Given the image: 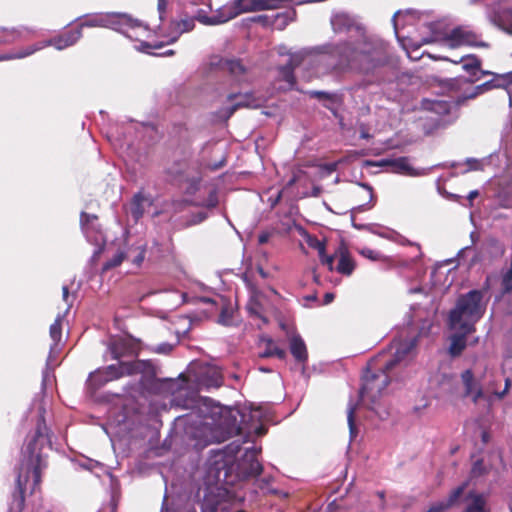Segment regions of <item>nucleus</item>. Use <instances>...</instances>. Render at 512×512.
Listing matches in <instances>:
<instances>
[{"mask_svg": "<svg viewBox=\"0 0 512 512\" xmlns=\"http://www.w3.org/2000/svg\"><path fill=\"white\" fill-rule=\"evenodd\" d=\"M325 53L335 59L334 68L370 77V84L391 82L395 77L390 57L382 43L368 39L327 44Z\"/></svg>", "mask_w": 512, "mask_h": 512, "instance_id": "nucleus-1", "label": "nucleus"}, {"mask_svg": "<svg viewBox=\"0 0 512 512\" xmlns=\"http://www.w3.org/2000/svg\"><path fill=\"white\" fill-rule=\"evenodd\" d=\"M417 339L399 342L394 355L381 352L367 363L359 391L361 401L371 405L377 403L391 381L392 370L404 361L416 347Z\"/></svg>", "mask_w": 512, "mask_h": 512, "instance_id": "nucleus-2", "label": "nucleus"}, {"mask_svg": "<svg viewBox=\"0 0 512 512\" xmlns=\"http://www.w3.org/2000/svg\"><path fill=\"white\" fill-rule=\"evenodd\" d=\"M46 431L45 421L43 418H40L33 436L24 449L23 459L20 463L16 479L17 492L14 494L20 509L24 506L26 490L29 489L30 494L40 490L42 471L47 467L46 458L41 452L47 443Z\"/></svg>", "mask_w": 512, "mask_h": 512, "instance_id": "nucleus-3", "label": "nucleus"}, {"mask_svg": "<svg viewBox=\"0 0 512 512\" xmlns=\"http://www.w3.org/2000/svg\"><path fill=\"white\" fill-rule=\"evenodd\" d=\"M484 294L480 290H471L461 295L454 309L450 311L449 322L452 328H463L466 333L475 331V323L483 316Z\"/></svg>", "mask_w": 512, "mask_h": 512, "instance_id": "nucleus-4", "label": "nucleus"}, {"mask_svg": "<svg viewBox=\"0 0 512 512\" xmlns=\"http://www.w3.org/2000/svg\"><path fill=\"white\" fill-rule=\"evenodd\" d=\"M145 362L142 360L119 361L117 364H111L99 368L89 377V385L94 389H99L108 382L118 380L125 376H132L144 372Z\"/></svg>", "mask_w": 512, "mask_h": 512, "instance_id": "nucleus-5", "label": "nucleus"}, {"mask_svg": "<svg viewBox=\"0 0 512 512\" xmlns=\"http://www.w3.org/2000/svg\"><path fill=\"white\" fill-rule=\"evenodd\" d=\"M123 26H127L130 28H135L140 26V23L137 20L132 19L130 16L126 14L117 15V14H104V13H95L86 15L81 18V22L77 26L81 30L85 27L87 28H111L115 30L121 29Z\"/></svg>", "mask_w": 512, "mask_h": 512, "instance_id": "nucleus-6", "label": "nucleus"}, {"mask_svg": "<svg viewBox=\"0 0 512 512\" xmlns=\"http://www.w3.org/2000/svg\"><path fill=\"white\" fill-rule=\"evenodd\" d=\"M195 28V18H191L190 16H185L179 20H171L167 29L166 34L164 35L167 38L165 42L158 43H148L145 42L143 45L147 48L158 49L162 48L166 44H171L176 42L179 37L183 33H187L192 31Z\"/></svg>", "mask_w": 512, "mask_h": 512, "instance_id": "nucleus-7", "label": "nucleus"}, {"mask_svg": "<svg viewBox=\"0 0 512 512\" xmlns=\"http://www.w3.org/2000/svg\"><path fill=\"white\" fill-rule=\"evenodd\" d=\"M258 451L256 448L246 449L242 458L238 462V475L243 479H249L259 476L263 471L262 464L258 461Z\"/></svg>", "mask_w": 512, "mask_h": 512, "instance_id": "nucleus-8", "label": "nucleus"}, {"mask_svg": "<svg viewBox=\"0 0 512 512\" xmlns=\"http://www.w3.org/2000/svg\"><path fill=\"white\" fill-rule=\"evenodd\" d=\"M216 69L228 73L235 81L246 80L248 68L241 59L217 57L211 62Z\"/></svg>", "mask_w": 512, "mask_h": 512, "instance_id": "nucleus-9", "label": "nucleus"}, {"mask_svg": "<svg viewBox=\"0 0 512 512\" xmlns=\"http://www.w3.org/2000/svg\"><path fill=\"white\" fill-rule=\"evenodd\" d=\"M460 377L464 387L463 396L471 397L472 402L477 404L484 397L481 381L475 377L471 369L464 370Z\"/></svg>", "mask_w": 512, "mask_h": 512, "instance_id": "nucleus-10", "label": "nucleus"}, {"mask_svg": "<svg viewBox=\"0 0 512 512\" xmlns=\"http://www.w3.org/2000/svg\"><path fill=\"white\" fill-rule=\"evenodd\" d=\"M446 41L453 48L459 46H483L484 44H479L477 42L478 36L473 31L466 29L464 27H456L451 30V32L446 36Z\"/></svg>", "mask_w": 512, "mask_h": 512, "instance_id": "nucleus-11", "label": "nucleus"}, {"mask_svg": "<svg viewBox=\"0 0 512 512\" xmlns=\"http://www.w3.org/2000/svg\"><path fill=\"white\" fill-rule=\"evenodd\" d=\"M81 37V29L76 27L44 42L46 47L54 46L57 50H63L76 44Z\"/></svg>", "mask_w": 512, "mask_h": 512, "instance_id": "nucleus-12", "label": "nucleus"}, {"mask_svg": "<svg viewBox=\"0 0 512 512\" xmlns=\"http://www.w3.org/2000/svg\"><path fill=\"white\" fill-rule=\"evenodd\" d=\"M239 99L235 104L226 110V119H229L239 108L256 107V99L252 92L247 93H230L227 96L228 101Z\"/></svg>", "mask_w": 512, "mask_h": 512, "instance_id": "nucleus-13", "label": "nucleus"}, {"mask_svg": "<svg viewBox=\"0 0 512 512\" xmlns=\"http://www.w3.org/2000/svg\"><path fill=\"white\" fill-rule=\"evenodd\" d=\"M112 359L121 361V358L135 355V345L128 339L118 338L109 345Z\"/></svg>", "mask_w": 512, "mask_h": 512, "instance_id": "nucleus-14", "label": "nucleus"}, {"mask_svg": "<svg viewBox=\"0 0 512 512\" xmlns=\"http://www.w3.org/2000/svg\"><path fill=\"white\" fill-rule=\"evenodd\" d=\"M303 57L298 54L291 55L288 62L285 65L279 66L278 71L281 75L282 80L287 82L290 87L296 84V77L294 71L301 65Z\"/></svg>", "mask_w": 512, "mask_h": 512, "instance_id": "nucleus-15", "label": "nucleus"}, {"mask_svg": "<svg viewBox=\"0 0 512 512\" xmlns=\"http://www.w3.org/2000/svg\"><path fill=\"white\" fill-rule=\"evenodd\" d=\"M469 503L462 512H491L484 494L470 491L465 497Z\"/></svg>", "mask_w": 512, "mask_h": 512, "instance_id": "nucleus-16", "label": "nucleus"}, {"mask_svg": "<svg viewBox=\"0 0 512 512\" xmlns=\"http://www.w3.org/2000/svg\"><path fill=\"white\" fill-rule=\"evenodd\" d=\"M199 382L206 388H219L223 384V375L217 367H207L201 372Z\"/></svg>", "mask_w": 512, "mask_h": 512, "instance_id": "nucleus-17", "label": "nucleus"}, {"mask_svg": "<svg viewBox=\"0 0 512 512\" xmlns=\"http://www.w3.org/2000/svg\"><path fill=\"white\" fill-rule=\"evenodd\" d=\"M290 352L295 360L303 365L308 360L307 347L300 335H294L289 341Z\"/></svg>", "mask_w": 512, "mask_h": 512, "instance_id": "nucleus-18", "label": "nucleus"}, {"mask_svg": "<svg viewBox=\"0 0 512 512\" xmlns=\"http://www.w3.org/2000/svg\"><path fill=\"white\" fill-rule=\"evenodd\" d=\"M380 166H390L393 172L406 175H413V168L410 166L408 157H399L395 159H383L379 162Z\"/></svg>", "mask_w": 512, "mask_h": 512, "instance_id": "nucleus-19", "label": "nucleus"}, {"mask_svg": "<svg viewBox=\"0 0 512 512\" xmlns=\"http://www.w3.org/2000/svg\"><path fill=\"white\" fill-rule=\"evenodd\" d=\"M338 254V264L336 266V271L342 275L349 276L353 273L355 269V262L353 261L350 253L347 249L341 248L337 252Z\"/></svg>", "mask_w": 512, "mask_h": 512, "instance_id": "nucleus-20", "label": "nucleus"}, {"mask_svg": "<svg viewBox=\"0 0 512 512\" xmlns=\"http://www.w3.org/2000/svg\"><path fill=\"white\" fill-rule=\"evenodd\" d=\"M459 333L452 335L451 344L449 347V354L451 357H458L462 354L464 349L466 348V336L469 333H466L463 328H456Z\"/></svg>", "mask_w": 512, "mask_h": 512, "instance_id": "nucleus-21", "label": "nucleus"}, {"mask_svg": "<svg viewBox=\"0 0 512 512\" xmlns=\"http://www.w3.org/2000/svg\"><path fill=\"white\" fill-rule=\"evenodd\" d=\"M45 47H46V45H45L44 41L38 42V43H35L33 45H30L26 48L19 50L17 53L1 54L0 61L22 59V58H25V57H28V56L34 54L35 52H37Z\"/></svg>", "mask_w": 512, "mask_h": 512, "instance_id": "nucleus-22", "label": "nucleus"}, {"mask_svg": "<svg viewBox=\"0 0 512 512\" xmlns=\"http://www.w3.org/2000/svg\"><path fill=\"white\" fill-rule=\"evenodd\" d=\"M148 199L142 191L137 192L130 202V213L137 222L144 214V202Z\"/></svg>", "mask_w": 512, "mask_h": 512, "instance_id": "nucleus-23", "label": "nucleus"}, {"mask_svg": "<svg viewBox=\"0 0 512 512\" xmlns=\"http://www.w3.org/2000/svg\"><path fill=\"white\" fill-rule=\"evenodd\" d=\"M265 349L259 354L261 358L276 357L280 360L286 358V351L278 347L271 338L264 340Z\"/></svg>", "mask_w": 512, "mask_h": 512, "instance_id": "nucleus-24", "label": "nucleus"}, {"mask_svg": "<svg viewBox=\"0 0 512 512\" xmlns=\"http://www.w3.org/2000/svg\"><path fill=\"white\" fill-rule=\"evenodd\" d=\"M23 31L31 32L29 28H1L0 29V42L2 43H13L22 38Z\"/></svg>", "mask_w": 512, "mask_h": 512, "instance_id": "nucleus-25", "label": "nucleus"}, {"mask_svg": "<svg viewBox=\"0 0 512 512\" xmlns=\"http://www.w3.org/2000/svg\"><path fill=\"white\" fill-rule=\"evenodd\" d=\"M467 488V482L462 483L455 489H453L449 495L446 501H440L443 507H445V510H449L453 506L457 505L460 500L462 499L464 492Z\"/></svg>", "mask_w": 512, "mask_h": 512, "instance_id": "nucleus-26", "label": "nucleus"}, {"mask_svg": "<svg viewBox=\"0 0 512 512\" xmlns=\"http://www.w3.org/2000/svg\"><path fill=\"white\" fill-rule=\"evenodd\" d=\"M460 61H464L462 68L470 76L476 77L477 74L480 72L481 60L476 55L464 56L460 59Z\"/></svg>", "mask_w": 512, "mask_h": 512, "instance_id": "nucleus-27", "label": "nucleus"}, {"mask_svg": "<svg viewBox=\"0 0 512 512\" xmlns=\"http://www.w3.org/2000/svg\"><path fill=\"white\" fill-rule=\"evenodd\" d=\"M352 23L350 18L345 14H336L331 19V26L335 33H341L349 30Z\"/></svg>", "mask_w": 512, "mask_h": 512, "instance_id": "nucleus-28", "label": "nucleus"}, {"mask_svg": "<svg viewBox=\"0 0 512 512\" xmlns=\"http://www.w3.org/2000/svg\"><path fill=\"white\" fill-rule=\"evenodd\" d=\"M192 18H195V20L206 26H214L226 23L225 18L219 19L213 18V16H208L207 12L203 9H199Z\"/></svg>", "mask_w": 512, "mask_h": 512, "instance_id": "nucleus-29", "label": "nucleus"}, {"mask_svg": "<svg viewBox=\"0 0 512 512\" xmlns=\"http://www.w3.org/2000/svg\"><path fill=\"white\" fill-rule=\"evenodd\" d=\"M50 337L54 342V346H57L62 337V317L58 316L55 321L51 324L49 329Z\"/></svg>", "mask_w": 512, "mask_h": 512, "instance_id": "nucleus-30", "label": "nucleus"}, {"mask_svg": "<svg viewBox=\"0 0 512 512\" xmlns=\"http://www.w3.org/2000/svg\"><path fill=\"white\" fill-rule=\"evenodd\" d=\"M125 257L126 255L123 251H118L103 264L102 270L108 271L110 269L120 266L124 261Z\"/></svg>", "mask_w": 512, "mask_h": 512, "instance_id": "nucleus-31", "label": "nucleus"}, {"mask_svg": "<svg viewBox=\"0 0 512 512\" xmlns=\"http://www.w3.org/2000/svg\"><path fill=\"white\" fill-rule=\"evenodd\" d=\"M501 292L503 295L512 292V271L509 269L504 273L501 280Z\"/></svg>", "mask_w": 512, "mask_h": 512, "instance_id": "nucleus-32", "label": "nucleus"}, {"mask_svg": "<svg viewBox=\"0 0 512 512\" xmlns=\"http://www.w3.org/2000/svg\"><path fill=\"white\" fill-rule=\"evenodd\" d=\"M428 109L439 114H448L450 111V104L447 101H433Z\"/></svg>", "mask_w": 512, "mask_h": 512, "instance_id": "nucleus-33", "label": "nucleus"}, {"mask_svg": "<svg viewBox=\"0 0 512 512\" xmlns=\"http://www.w3.org/2000/svg\"><path fill=\"white\" fill-rule=\"evenodd\" d=\"M279 18H284V14L278 13L274 16L273 19L267 15H259L254 17L252 20L254 22L261 23L263 26H273L276 20H278Z\"/></svg>", "mask_w": 512, "mask_h": 512, "instance_id": "nucleus-34", "label": "nucleus"}, {"mask_svg": "<svg viewBox=\"0 0 512 512\" xmlns=\"http://www.w3.org/2000/svg\"><path fill=\"white\" fill-rule=\"evenodd\" d=\"M487 473V469L484 465V462L482 459H479L474 462L472 469H471V476L472 477H480Z\"/></svg>", "mask_w": 512, "mask_h": 512, "instance_id": "nucleus-35", "label": "nucleus"}, {"mask_svg": "<svg viewBox=\"0 0 512 512\" xmlns=\"http://www.w3.org/2000/svg\"><path fill=\"white\" fill-rule=\"evenodd\" d=\"M499 206L505 209H512V193L501 192L499 194Z\"/></svg>", "mask_w": 512, "mask_h": 512, "instance_id": "nucleus-36", "label": "nucleus"}, {"mask_svg": "<svg viewBox=\"0 0 512 512\" xmlns=\"http://www.w3.org/2000/svg\"><path fill=\"white\" fill-rule=\"evenodd\" d=\"M232 320V311L228 306H223L219 315V322L222 324H229Z\"/></svg>", "mask_w": 512, "mask_h": 512, "instance_id": "nucleus-37", "label": "nucleus"}, {"mask_svg": "<svg viewBox=\"0 0 512 512\" xmlns=\"http://www.w3.org/2000/svg\"><path fill=\"white\" fill-rule=\"evenodd\" d=\"M135 252H136V255L133 257L132 262L134 264L140 266L142 264V262L144 261L145 254H146V248H145V246H140L135 250Z\"/></svg>", "mask_w": 512, "mask_h": 512, "instance_id": "nucleus-38", "label": "nucleus"}, {"mask_svg": "<svg viewBox=\"0 0 512 512\" xmlns=\"http://www.w3.org/2000/svg\"><path fill=\"white\" fill-rule=\"evenodd\" d=\"M348 425L350 429V433L354 434L356 427H355V407H350L348 411Z\"/></svg>", "mask_w": 512, "mask_h": 512, "instance_id": "nucleus-39", "label": "nucleus"}, {"mask_svg": "<svg viewBox=\"0 0 512 512\" xmlns=\"http://www.w3.org/2000/svg\"><path fill=\"white\" fill-rule=\"evenodd\" d=\"M248 311L252 314V315H255L259 318H262V316L260 315V312H259V309H260V304L258 301L256 300H253L251 299L248 306Z\"/></svg>", "mask_w": 512, "mask_h": 512, "instance_id": "nucleus-40", "label": "nucleus"}, {"mask_svg": "<svg viewBox=\"0 0 512 512\" xmlns=\"http://www.w3.org/2000/svg\"><path fill=\"white\" fill-rule=\"evenodd\" d=\"M335 256H336V254L335 255H326V253H324L323 256H320V261L323 265H326L330 271H333V269H334L333 264H334Z\"/></svg>", "mask_w": 512, "mask_h": 512, "instance_id": "nucleus-41", "label": "nucleus"}, {"mask_svg": "<svg viewBox=\"0 0 512 512\" xmlns=\"http://www.w3.org/2000/svg\"><path fill=\"white\" fill-rule=\"evenodd\" d=\"M97 216L96 215H92V214H89V213H86V212H82L81 215H80V223H81V226L84 228L85 226H87L92 220H97Z\"/></svg>", "mask_w": 512, "mask_h": 512, "instance_id": "nucleus-42", "label": "nucleus"}, {"mask_svg": "<svg viewBox=\"0 0 512 512\" xmlns=\"http://www.w3.org/2000/svg\"><path fill=\"white\" fill-rule=\"evenodd\" d=\"M309 244H310V246L317 249L319 257L323 256L324 253H326V245L324 242L319 241L318 239H315V243L310 242Z\"/></svg>", "mask_w": 512, "mask_h": 512, "instance_id": "nucleus-43", "label": "nucleus"}, {"mask_svg": "<svg viewBox=\"0 0 512 512\" xmlns=\"http://www.w3.org/2000/svg\"><path fill=\"white\" fill-rule=\"evenodd\" d=\"M232 11H233V6L231 5L230 7L219 10L217 12V14L213 15V18H219V19L226 18L228 15H230L232 13Z\"/></svg>", "mask_w": 512, "mask_h": 512, "instance_id": "nucleus-44", "label": "nucleus"}, {"mask_svg": "<svg viewBox=\"0 0 512 512\" xmlns=\"http://www.w3.org/2000/svg\"><path fill=\"white\" fill-rule=\"evenodd\" d=\"M311 96L317 99H331L330 94L324 91H313Z\"/></svg>", "mask_w": 512, "mask_h": 512, "instance_id": "nucleus-45", "label": "nucleus"}, {"mask_svg": "<svg viewBox=\"0 0 512 512\" xmlns=\"http://www.w3.org/2000/svg\"><path fill=\"white\" fill-rule=\"evenodd\" d=\"M362 255L369 258V259H372V260H376L378 259V253H376L375 251L371 250V249H364L362 250Z\"/></svg>", "mask_w": 512, "mask_h": 512, "instance_id": "nucleus-46", "label": "nucleus"}, {"mask_svg": "<svg viewBox=\"0 0 512 512\" xmlns=\"http://www.w3.org/2000/svg\"><path fill=\"white\" fill-rule=\"evenodd\" d=\"M426 512H446L445 507L440 502H437L430 506Z\"/></svg>", "mask_w": 512, "mask_h": 512, "instance_id": "nucleus-47", "label": "nucleus"}, {"mask_svg": "<svg viewBox=\"0 0 512 512\" xmlns=\"http://www.w3.org/2000/svg\"><path fill=\"white\" fill-rule=\"evenodd\" d=\"M510 386H511V380L509 378H507L505 380V387H504L503 391L497 393V396L499 399H502L508 393Z\"/></svg>", "mask_w": 512, "mask_h": 512, "instance_id": "nucleus-48", "label": "nucleus"}, {"mask_svg": "<svg viewBox=\"0 0 512 512\" xmlns=\"http://www.w3.org/2000/svg\"><path fill=\"white\" fill-rule=\"evenodd\" d=\"M272 481V478L271 477H264L262 478L260 481H259V484H258V487L261 489V490H264L269 484L270 482Z\"/></svg>", "mask_w": 512, "mask_h": 512, "instance_id": "nucleus-49", "label": "nucleus"}, {"mask_svg": "<svg viewBox=\"0 0 512 512\" xmlns=\"http://www.w3.org/2000/svg\"><path fill=\"white\" fill-rule=\"evenodd\" d=\"M335 298V295L333 293H326L324 295L323 303L325 305L330 304Z\"/></svg>", "mask_w": 512, "mask_h": 512, "instance_id": "nucleus-50", "label": "nucleus"}, {"mask_svg": "<svg viewBox=\"0 0 512 512\" xmlns=\"http://www.w3.org/2000/svg\"><path fill=\"white\" fill-rule=\"evenodd\" d=\"M324 168L327 170L328 173H332V172L336 171L337 163L333 162V163L325 164Z\"/></svg>", "mask_w": 512, "mask_h": 512, "instance_id": "nucleus-51", "label": "nucleus"}, {"mask_svg": "<svg viewBox=\"0 0 512 512\" xmlns=\"http://www.w3.org/2000/svg\"><path fill=\"white\" fill-rule=\"evenodd\" d=\"M62 298L65 302H68V298H69V288L68 286H63L62 287Z\"/></svg>", "mask_w": 512, "mask_h": 512, "instance_id": "nucleus-52", "label": "nucleus"}, {"mask_svg": "<svg viewBox=\"0 0 512 512\" xmlns=\"http://www.w3.org/2000/svg\"><path fill=\"white\" fill-rule=\"evenodd\" d=\"M268 239H269V234H267V233L260 234L258 237V242L260 244H264V243L268 242Z\"/></svg>", "mask_w": 512, "mask_h": 512, "instance_id": "nucleus-53", "label": "nucleus"}, {"mask_svg": "<svg viewBox=\"0 0 512 512\" xmlns=\"http://www.w3.org/2000/svg\"><path fill=\"white\" fill-rule=\"evenodd\" d=\"M361 187L367 190L369 199H372L373 197V189L368 184H361Z\"/></svg>", "mask_w": 512, "mask_h": 512, "instance_id": "nucleus-54", "label": "nucleus"}, {"mask_svg": "<svg viewBox=\"0 0 512 512\" xmlns=\"http://www.w3.org/2000/svg\"><path fill=\"white\" fill-rule=\"evenodd\" d=\"M224 164H225V160H222V161H220L219 163L214 164V165L211 167V169H212V170H218V169H220L221 167H223V166H224Z\"/></svg>", "mask_w": 512, "mask_h": 512, "instance_id": "nucleus-55", "label": "nucleus"}, {"mask_svg": "<svg viewBox=\"0 0 512 512\" xmlns=\"http://www.w3.org/2000/svg\"><path fill=\"white\" fill-rule=\"evenodd\" d=\"M479 195L478 191L477 190H473L469 193L468 195V199L469 200H473L474 198H476L477 196Z\"/></svg>", "mask_w": 512, "mask_h": 512, "instance_id": "nucleus-56", "label": "nucleus"}, {"mask_svg": "<svg viewBox=\"0 0 512 512\" xmlns=\"http://www.w3.org/2000/svg\"><path fill=\"white\" fill-rule=\"evenodd\" d=\"M165 7H166L165 1L164 0H159L158 8H159L160 12L164 11Z\"/></svg>", "mask_w": 512, "mask_h": 512, "instance_id": "nucleus-57", "label": "nucleus"}, {"mask_svg": "<svg viewBox=\"0 0 512 512\" xmlns=\"http://www.w3.org/2000/svg\"><path fill=\"white\" fill-rule=\"evenodd\" d=\"M256 432L258 435H263L266 432V429L264 427H258Z\"/></svg>", "mask_w": 512, "mask_h": 512, "instance_id": "nucleus-58", "label": "nucleus"}, {"mask_svg": "<svg viewBox=\"0 0 512 512\" xmlns=\"http://www.w3.org/2000/svg\"><path fill=\"white\" fill-rule=\"evenodd\" d=\"M296 181H297V178H296V176H294V177H292V178L289 180L288 185H289V186H292V185H294V184L296 183Z\"/></svg>", "mask_w": 512, "mask_h": 512, "instance_id": "nucleus-59", "label": "nucleus"}, {"mask_svg": "<svg viewBox=\"0 0 512 512\" xmlns=\"http://www.w3.org/2000/svg\"><path fill=\"white\" fill-rule=\"evenodd\" d=\"M258 272H259V274H260L263 278H265V277H266V272L264 271V269H263L262 267H259V268H258Z\"/></svg>", "mask_w": 512, "mask_h": 512, "instance_id": "nucleus-60", "label": "nucleus"}, {"mask_svg": "<svg viewBox=\"0 0 512 512\" xmlns=\"http://www.w3.org/2000/svg\"><path fill=\"white\" fill-rule=\"evenodd\" d=\"M207 1L208 0H196V1L193 2V4H195V5H198V4H208Z\"/></svg>", "mask_w": 512, "mask_h": 512, "instance_id": "nucleus-61", "label": "nucleus"}, {"mask_svg": "<svg viewBox=\"0 0 512 512\" xmlns=\"http://www.w3.org/2000/svg\"><path fill=\"white\" fill-rule=\"evenodd\" d=\"M399 14H400V12H399V11H397V12L393 15V18H392V21H393V23H394V26H395V27H396V18H397V16H398Z\"/></svg>", "mask_w": 512, "mask_h": 512, "instance_id": "nucleus-62", "label": "nucleus"}, {"mask_svg": "<svg viewBox=\"0 0 512 512\" xmlns=\"http://www.w3.org/2000/svg\"><path fill=\"white\" fill-rule=\"evenodd\" d=\"M206 509H208L209 512H216V510H217L216 506H211L209 508L207 507Z\"/></svg>", "mask_w": 512, "mask_h": 512, "instance_id": "nucleus-63", "label": "nucleus"}, {"mask_svg": "<svg viewBox=\"0 0 512 512\" xmlns=\"http://www.w3.org/2000/svg\"><path fill=\"white\" fill-rule=\"evenodd\" d=\"M185 512H197L194 507H189L185 510Z\"/></svg>", "mask_w": 512, "mask_h": 512, "instance_id": "nucleus-64", "label": "nucleus"}]
</instances>
